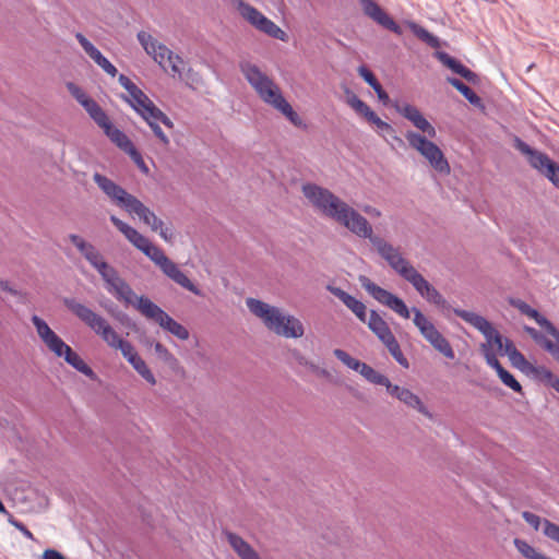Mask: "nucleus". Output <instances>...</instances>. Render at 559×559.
Returning a JSON list of instances; mask_svg holds the SVG:
<instances>
[{"instance_id":"obj_1","label":"nucleus","mask_w":559,"mask_h":559,"mask_svg":"<svg viewBox=\"0 0 559 559\" xmlns=\"http://www.w3.org/2000/svg\"><path fill=\"white\" fill-rule=\"evenodd\" d=\"M304 197L322 216L344 226L361 238L373 242V230L369 222L348 203L326 188L316 183H305L301 187Z\"/></svg>"},{"instance_id":"obj_2","label":"nucleus","mask_w":559,"mask_h":559,"mask_svg":"<svg viewBox=\"0 0 559 559\" xmlns=\"http://www.w3.org/2000/svg\"><path fill=\"white\" fill-rule=\"evenodd\" d=\"M62 302L69 311L100 336L109 347L119 349L123 357L143 379L152 385L156 384V379L153 372L147 367L146 362L139 356L134 346L130 342L121 338L105 318L95 313L92 309L79 302L74 298L66 297L62 299Z\"/></svg>"},{"instance_id":"obj_3","label":"nucleus","mask_w":559,"mask_h":559,"mask_svg":"<svg viewBox=\"0 0 559 559\" xmlns=\"http://www.w3.org/2000/svg\"><path fill=\"white\" fill-rule=\"evenodd\" d=\"M394 108L419 131L408 130L405 132L408 146L424 157L433 170L441 175H449L451 171L450 164L442 150L429 140L437 135L436 128L425 118L417 107L408 103L396 102Z\"/></svg>"},{"instance_id":"obj_4","label":"nucleus","mask_w":559,"mask_h":559,"mask_svg":"<svg viewBox=\"0 0 559 559\" xmlns=\"http://www.w3.org/2000/svg\"><path fill=\"white\" fill-rule=\"evenodd\" d=\"M359 282L368 294H370L377 301L389 307L402 318L408 319L411 317V312H413V322L415 326L419 330L421 336L433 347V349L442 354L448 359L455 358V353L450 342L418 308L414 307L409 310L400 297L378 286L367 276H360Z\"/></svg>"},{"instance_id":"obj_5","label":"nucleus","mask_w":559,"mask_h":559,"mask_svg":"<svg viewBox=\"0 0 559 559\" xmlns=\"http://www.w3.org/2000/svg\"><path fill=\"white\" fill-rule=\"evenodd\" d=\"M359 282L368 294H370L377 301L389 307L402 318L408 319L411 317V312H413V322L415 326L419 330L421 336L433 347V349L442 354L448 359L455 358V353L450 342L418 308L414 307L409 310L400 297L378 286L367 276H360Z\"/></svg>"},{"instance_id":"obj_6","label":"nucleus","mask_w":559,"mask_h":559,"mask_svg":"<svg viewBox=\"0 0 559 559\" xmlns=\"http://www.w3.org/2000/svg\"><path fill=\"white\" fill-rule=\"evenodd\" d=\"M239 70L264 104L281 112L294 126H302V119L286 100L280 85L272 78L250 61L239 62Z\"/></svg>"},{"instance_id":"obj_7","label":"nucleus","mask_w":559,"mask_h":559,"mask_svg":"<svg viewBox=\"0 0 559 559\" xmlns=\"http://www.w3.org/2000/svg\"><path fill=\"white\" fill-rule=\"evenodd\" d=\"M249 311L259 318L265 328L285 338H300L305 334L302 322L293 314L255 298H247Z\"/></svg>"},{"instance_id":"obj_8","label":"nucleus","mask_w":559,"mask_h":559,"mask_svg":"<svg viewBox=\"0 0 559 559\" xmlns=\"http://www.w3.org/2000/svg\"><path fill=\"white\" fill-rule=\"evenodd\" d=\"M93 180L102 192L107 197L111 204L126 211L132 217L144 216L148 213V207L135 195L129 193L122 186L110 178L95 173Z\"/></svg>"},{"instance_id":"obj_9","label":"nucleus","mask_w":559,"mask_h":559,"mask_svg":"<svg viewBox=\"0 0 559 559\" xmlns=\"http://www.w3.org/2000/svg\"><path fill=\"white\" fill-rule=\"evenodd\" d=\"M118 81L129 94L128 96L122 95L121 98L128 103L138 115L143 119H162V123L166 128L174 129L175 124L171 119L156 107L153 100L128 76L120 74Z\"/></svg>"},{"instance_id":"obj_10","label":"nucleus","mask_w":559,"mask_h":559,"mask_svg":"<svg viewBox=\"0 0 559 559\" xmlns=\"http://www.w3.org/2000/svg\"><path fill=\"white\" fill-rule=\"evenodd\" d=\"M234 5L241 17L259 32L282 41H286L288 39L286 32H284L280 26H277L273 21L267 19L251 4L245 2L243 0H235Z\"/></svg>"},{"instance_id":"obj_11","label":"nucleus","mask_w":559,"mask_h":559,"mask_svg":"<svg viewBox=\"0 0 559 559\" xmlns=\"http://www.w3.org/2000/svg\"><path fill=\"white\" fill-rule=\"evenodd\" d=\"M138 40L146 53L152 56L159 66L165 67V64L168 63L175 74L181 75L183 60L178 55H175L147 32H139Z\"/></svg>"},{"instance_id":"obj_12","label":"nucleus","mask_w":559,"mask_h":559,"mask_svg":"<svg viewBox=\"0 0 559 559\" xmlns=\"http://www.w3.org/2000/svg\"><path fill=\"white\" fill-rule=\"evenodd\" d=\"M514 146L527 157L530 165L545 176L559 189V165L551 160L547 154L532 148L527 143L516 138Z\"/></svg>"},{"instance_id":"obj_13","label":"nucleus","mask_w":559,"mask_h":559,"mask_svg":"<svg viewBox=\"0 0 559 559\" xmlns=\"http://www.w3.org/2000/svg\"><path fill=\"white\" fill-rule=\"evenodd\" d=\"M139 312L147 320H152L160 328L171 333L179 340H188L189 331L179 322L174 320L166 313L159 306L154 304L151 299H141L139 305Z\"/></svg>"},{"instance_id":"obj_14","label":"nucleus","mask_w":559,"mask_h":559,"mask_svg":"<svg viewBox=\"0 0 559 559\" xmlns=\"http://www.w3.org/2000/svg\"><path fill=\"white\" fill-rule=\"evenodd\" d=\"M453 312L485 336L486 342L480 345V352L484 358L486 359L487 354L496 355L492 349V340L493 336L497 335L498 331L492 326V324L483 316L472 311L454 308Z\"/></svg>"},{"instance_id":"obj_15","label":"nucleus","mask_w":559,"mask_h":559,"mask_svg":"<svg viewBox=\"0 0 559 559\" xmlns=\"http://www.w3.org/2000/svg\"><path fill=\"white\" fill-rule=\"evenodd\" d=\"M333 354L345 366H347L352 370L359 372L370 383L381 385V384H385V382H388V377L376 371L372 367H370L366 362H362V361L352 357L347 352L337 348V349H334Z\"/></svg>"},{"instance_id":"obj_16","label":"nucleus","mask_w":559,"mask_h":559,"mask_svg":"<svg viewBox=\"0 0 559 559\" xmlns=\"http://www.w3.org/2000/svg\"><path fill=\"white\" fill-rule=\"evenodd\" d=\"M364 13L381 26L401 35L402 28L373 0H360Z\"/></svg>"},{"instance_id":"obj_17","label":"nucleus","mask_w":559,"mask_h":559,"mask_svg":"<svg viewBox=\"0 0 559 559\" xmlns=\"http://www.w3.org/2000/svg\"><path fill=\"white\" fill-rule=\"evenodd\" d=\"M32 322L36 328V332L44 344L53 353L60 354L63 341L49 328L45 320L34 314Z\"/></svg>"},{"instance_id":"obj_18","label":"nucleus","mask_w":559,"mask_h":559,"mask_svg":"<svg viewBox=\"0 0 559 559\" xmlns=\"http://www.w3.org/2000/svg\"><path fill=\"white\" fill-rule=\"evenodd\" d=\"M522 518L535 531H538L540 525H543V534L547 538H549L550 540H552L559 545V525L558 524H556L547 519H542L539 515L532 513L530 511H523Z\"/></svg>"},{"instance_id":"obj_19","label":"nucleus","mask_w":559,"mask_h":559,"mask_svg":"<svg viewBox=\"0 0 559 559\" xmlns=\"http://www.w3.org/2000/svg\"><path fill=\"white\" fill-rule=\"evenodd\" d=\"M509 304L516 308L522 314L534 319L536 323L543 328L547 333H557V328L536 309L532 308L528 304L519 298H509Z\"/></svg>"},{"instance_id":"obj_20","label":"nucleus","mask_w":559,"mask_h":559,"mask_svg":"<svg viewBox=\"0 0 559 559\" xmlns=\"http://www.w3.org/2000/svg\"><path fill=\"white\" fill-rule=\"evenodd\" d=\"M380 255L402 276L406 277L413 267L399 252L396 247H378Z\"/></svg>"},{"instance_id":"obj_21","label":"nucleus","mask_w":559,"mask_h":559,"mask_svg":"<svg viewBox=\"0 0 559 559\" xmlns=\"http://www.w3.org/2000/svg\"><path fill=\"white\" fill-rule=\"evenodd\" d=\"M224 535L229 546L240 559H261L253 547L240 535L230 531H225Z\"/></svg>"},{"instance_id":"obj_22","label":"nucleus","mask_w":559,"mask_h":559,"mask_svg":"<svg viewBox=\"0 0 559 559\" xmlns=\"http://www.w3.org/2000/svg\"><path fill=\"white\" fill-rule=\"evenodd\" d=\"M146 217L136 216L145 225L150 226L153 231L158 233L160 238L165 242L176 241L175 231L171 225H166L160 218H158L153 211L148 209Z\"/></svg>"},{"instance_id":"obj_23","label":"nucleus","mask_w":559,"mask_h":559,"mask_svg":"<svg viewBox=\"0 0 559 559\" xmlns=\"http://www.w3.org/2000/svg\"><path fill=\"white\" fill-rule=\"evenodd\" d=\"M326 288L331 294L337 297L348 309H350L361 322H366V306L361 301L357 300L355 297L347 294L340 287L329 285Z\"/></svg>"},{"instance_id":"obj_24","label":"nucleus","mask_w":559,"mask_h":559,"mask_svg":"<svg viewBox=\"0 0 559 559\" xmlns=\"http://www.w3.org/2000/svg\"><path fill=\"white\" fill-rule=\"evenodd\" d=\"M486 362L488 366L493 368L497 371L499 379L502 381L504 385L510 388L516 393L523 394V389L520 382L511 374L508 370H506L502 365L497 359V355L487 354Z\"/></svg>"},{"instance_id":"obj_25","label":"nucleus","mask_w":559,"mask_h":559,"mask_svg":"<svg viewBox=\"0 0 559 559\" xmlns=\"http://www.w3.org/2000/svg\"><path fill=\"white\" fill-rule=\"evenodd\" d=\"M524 331L543 348H545L551 356L559 362V330L557 329V333H549L555 342L545 337L540 332L536 329L525 325Z\"/></svg>"},{"instance_id":"obj_26","label":"nucleus","mask_w":559,"mask_h":559,"mask_svg":"<svg viewBox=\"0 0 559 559\" xmlns=\"http://www.w3.org/2000/svg\"><path fill=\"white\" fill-rule=\"evenodd\" d=\"M435 57L445 67H448L450 70H452L454 73L461 75L468 82H475L477 79V75L471 71L468 68H466L464 64H462L459 60L451 57L449 53L444 51H436Z\"/></svg>"},{"instance_id":"obj_27","label":"nucleus","mask_w":559,"mask_h":559,"mask_svg":"<svg viewBox=\"0 0 559 559\" xmlns=\"http://www.w3.org/2000/svg\"><path fill=\"white\" fill-rule=\"evenodd\" d=\"M109 292L112 293L118 300L123 301L126 306H133L138 311L140 300L148 299L145 296H136L124 280L118 282V284H116Z\"/></svg>"},{"instance_id":"obj_28","label":"nucleus","mask_w":559,"mask_h":559,"mask_svg":"<svg viewBox=\"0 0 559 559\" xmlns=\"http://www.w3.org/2000/svg\"><path fill=\"white\" fill-rule=\"evenodd\" d=\"M58 357H63L64 360L72 366L74 369L80 371L81 373L90 377L91 379L95 378V373L90 366H87L84 360L76 354L69 345L63 342V346L60 349V354H55Z\"/></svg>"},{"instance_id":"obj_29","label":"nucleus","mask_w":559,"mask_h":559,"mask_svg":"<svg viewBox=\"0 0 559 559\" xmlns=\"http://www.w3.org/2000/svg\"><path fill=\"white\" fill-rule=\"evenodd\" d=\"M358 73L377 93L379 100L386 105L390 100V97L388 93L382 88L381 84L378 82L373 73L370 70H368L365 66L358 68Z\"/></svg>"},{"instance_id":"obj_30","label":"nucleus","mask_w":559,"mask_h":559,"mask_svg":"<svg viewBox=\"0 0 559 559\" xmlns=\"http://www.w3.org/2000/svg\"><path fill=\"white\" fill-rule=\"evenodd\" d=\"M400 402L404 403L406 406L418 411L424 416L431 418V413L428 411V408L424 405L423 401L418 395L413 393L408 389H404L402 394L400 395Z\"/></svg>"},{"instance_id":"obj_31","label":"nucleus","mask_w":559,"mask_h":559,"mask_svg":"<svg viewBox=\"0 0 559 559\" xmlns=\"http://www.w3.org/2000/svg\"><path fill=\"white\" fill-rule=\"evenodd\" d=\"M111 223L115 225V227L124 235V237L132 243V245H143V237L135 230L132 226L124 223L123 221L119 219L116 216L110 217Z\"/></svg>"},{"instance_id":"obj_32","label":"nucleus","mask_w":559,"mask_h":559,"mask_svg":"<svg viewBox=\"0 0 559 559\" xmlns=\"http://www.w3.org/2000/svg\"><path fill=\"white\" fill-rule=\"evenodd\" d=\"M105 134L124 153H128L134 146L128 135L114 124L105 132Z\"/></svg>"},{"instance_id":"obj_33","label":"nucleus","mask_w":559,"mask_h":559,"mask_svg":"<svg viewBox=\"0 0 559 559\" xmlns=\"http://www.w3.org/2000/svg\"><path fill=\"white\" fill-rule=\"evenodd\" d=\"M406 25L413 32L415 36H417L420 40L426 43L428 46L432 48H438L440 46V40L438 37L430 34L426 28L421 27L415 22H407Z\"/></svg>"},{"instance_id":"obj_34","label":"nucleus","mask_w":559,"mask_h":559,"mask_svg":"<svg viewBox=\"0 0 559 559\" xmlns=\"http://www.w3.org/2000/svg\"><path fill=\"white\" fill-rule=\"evenodd\" d=\"M514 547L525 559H551L546 555L537 551L536 548L531 546L526 540L521 538H514Z\"/></svg>"},{"instance_id":"obj_35","label":"nucleus","mask_w":559,"mask_h":559,"mask_svg":"<svg viewBox=\"0 0 559 559\" xmlns=\"http://www.w3.org/2000/svg\"><path fill=\"white\" fill-rule=\"evenodd\" d=\"M368 328L378 336L384 335L391 329L388 323L383 320V318L376 311L371 310L369 320L367 321Z\"/></svg>"},{"instance_id":"obj_36","label":"nucleus","mask_w":559,"mask_h":559,"mask_svg":"<svg viewBox=\"0 0 559 559\" xmlns=\"http://www.w3.org/2000/svg\"><path fill=\"white\" fill-rule=\"evenodd\" d=\"M347 104L368 121L374 116V111L355 94L347 96Z\"/></svg>"},{"instance_id":"obj_37","label":"nucleus","mask_w":559,"mask_h":559,"mask_svg":"<svg viewBox=\"0 0 559 559\" xmlns=\"http://www.w3.org/2000/svg\"><path fill=\"white\" fill-rule=\"evenodd\" d=\"M447 81L455 87L471 104L478 105L480 97L466 84L455 78H448Z\"/></svg>"},{"instance_id":"obj_38","label":"nucleus","mask_w":559,"mask_h":559,"mask_svg":"<svg viewBox=\"0 0 559 559\" xmlns=\"http://www.w3.org/2000/svg\"><path fill=\"white\" fill-rule=\"evenodd\" d=\"M423 298H425L428 302L436 305L442 311H453L449 302L432 285H430L429 288H427V290L425 292V296Z\"/></svg>"},{"instance_id":"obj_39","label":"nucleus","mask_w":559,"mask_h":559,"mask_svg":"<svg viewBox=\"0 0 559 559\" xmlns=\"http://www.w3.org/2000/svg\"><path fill=\"white\" fill-rule=\"evenodd\" d=\"M407 282H409L413 287L418 292V294L424 297L425 292L431 285L419 272L415 269L413 271H408V275L405 277Z\"/></svg>"},{"instance_id":"obj_40","label":"nucleus","mask_w":559,"mask_h":559,"mask_svg":"<svg viewBox=\"0 0 559 559\" xmlns=\"http://www.w3.org/2000/svg\"><path fill=\"white\" fill-rule=\"evenodd\" d=\"M102 275L103 280L107 284V289L110 290L122 278L118 275L117 271L110 266L107 262L102 263L100 267L97 270Z\"/></svg>"},{"instance_id":"obj_41","label":"nucleus","mask_w":559,"mask_h":559,"mask_svg":"<svg viewBox=\"0 0 559 559\" xmlns=\"http://www.w3.org/2000/svg\"><path fill=\"white\" fill-rule=\"evenodd\" d=\"M527 376H532L540 381H544L546 383H548L550 386L552 385V383L555 382V380H557L558 378L549 370L547 369L546 367L544 366H534L532 364L528 372L526 373Z\"/></svg>"},{"instance_id":"obj_42","label":"nucleus","mask_w":559,"mask_h":559,"mask_svg":"<svg viewBox=\"0 0 559 559\" xmlns=\"http://www.w3.org/2000/svg\"><path fill=\"white\" fill-rule=\"evenodd\" d=\"M75 38L82 46L85 53L95 62L103 53L81 33H76Z\"/></svg>"},{"instance_id":"obj_43","label":"nucleus","mask_w":559,"mask_h":559,"mask_svg":"<svg viewBox=\"0 0 559 559\" xmlns=\"http://www.w3.org/2000/svg\"><path fill=\"white\" fill-rule=\"evenodd\" d=\"M81 253L85 257V259L96 269L100 267L102 263H106L104 258L99 254V252L95 249V247H79Z\"/></svg>"},{"instance_id":"obj_44","label":"nucleus","mask_w":559,"mask_h":559,"mask_svg":"<svg viewBox=\"0 0 559 559\" xmlns=\"http://www.w3.org/2000/svg\"><path fill=\"white\" fill-rule=\"evenodd\" d=\"M68 92L72 95V97L82 106L85 107L87 103L92 99L79 85L73 82H68L66 84Z\"/></svg>"},{"instance_id":"obj_45","label":"nucleus","mask_w":559,"mask_h":559,"mask_svg":"<svg viewBox=\"0 0 559 559\" xmlns=\"http://www.w3.org/2000/svg\"><path fill=\"white\" fill-rule=\"evenodd\" d=\"M68 92L72 95V97L82 106L85 107L87 103L92 99L79 85L73 82H68L66 84Z\"/></svg>"},{"instance_id":"obj_46","label":"nucleus","mask_w":559,"mask_h":559,"mask_svg":"<svg viewBox=\"0 0 559 559\" xmlns=\"http://www.w3.org/2000/svg\"><path fill=\"white\" fill-rule=\"evenodd\" d=\"M68 92L72 95V97L82 106L85 107L87 103L92 99L79 85L73 82H68L66 84Z\"/></svg>"},{"instance_id":"obj_47","label":"nucleus","mask_w":559,"mask_h":559,"mask_svg":"<svg viewBox=\"0 0 559 559\" xmlns=\"http://www.w3.org/2000/svg\"><path fill=\"white\" fill-rule=\"evenodd\" d=\"M508 358L513 367L518 368L525 374L528 372L532 366V364L527 361L524 355L519 350H514L511 355L508 356Z\"/></svg>"},{"instance_id":"obj_48","label":"nucleus","mask_w":559,"mask_h":559,"mask_svg":"<svg viewBox=\"0 0 559 559\" xmlns=\"http://www.w3.org/2000/svg\"><path fill=\"white\" fill-rule=\"evenodd\" d=\"M144 120L147 122L153 133L163 143V145L168 146L170 141L158 124L159 122L162 123V119L148 118Z\"/></svg>"},{"instance_id":"obj_49","label":"nucleus","mask_w":559,"mask_h":559,"mask_svg":"<svg viewBox=\"0 0 559 559\" xmlns=\"http://www.w3.org/2000/svg\"><path fill=\"white\" fill-rule=\"evenodd\" d=\"M145 255L151 258L158 266L167 261V257L159 247H138Z\"/></svg>"},{"instance_id":"obj_50","label":"nucleus","mask_w":559,"mask_h":559,"mask_svg":"<svg viewBox=\"0 0 559 559\" xmlns=\"http://www.w3.org/2000/svg\"><path fill=\"white\" fill-rule=\"evenodd\" d=\"M386 349L389 350V353L392 355V357L404 368H408L409 367V362L407 360V358L404 356L401 347H400V344L397 341L395 342H391L390 345L385 346Z\"/></svg>"},{"instance_id":"obj_51","label":"nucleus","mask_w":559,"mask_h":559,"mask_svg":"<svg viewBox=\"0 0 559 559\" xmlns=\"http://www.w3.org/2000/svg\"><path fill=\"white\" fill-rule=\"evenodd\" d=\"M171 280L194 295H201L200 289L180 270L171 277Z\"/></svg>"},{"instance_id":"obj_52","label":"nucleus","mask_w":559,"mask_h":559,"mask_svg":"<svg viewBox=\"0 0 559 559\" xmlns=\"http://www.w3.org/2000/svg\"><path fill=\"white\" fill-rule=\"evenodd\" d=\"M171 280L194 295H201L200 289L180 270L171 277Z\"/></svg>"},{"instance_id":"obj_53","label":"nucleus","mask_w":559,"mask_h":559,"mask_svg":"<svg viewBox=\"0 0 559 559\" xmlns=\"http://www.w3.org/2000/svg\"><path fill=\"white\" fill-rule=\"evenodd\" d=\"M369 122L377 127L379 134L383 138L388 136L394 130V128L390 123L380 119L376 114L369 120Z\"/></svg>"},{"instance_id":"obj_54","label":"nucleus","mask_w":559,"mask_h":559,"mask_svg":"<svg viewBox=\"0 0 559 559\" xmlns=\"http://www.w3.org/2000/svg\"><path fill=\"white\" fill-rule=\"evenodd\" d=\"M0 289L10 294L13 297H16L20 301L24 302L26 298V294L22 290L16 289L11 283L7 280L0 278Z\"/></svg>"},{"instance_id":"obj_55","label":"nucleus","mask_w":559,"mask_h":559,"mask_svg":"<svg viewBox=\"0 0 559 559\" xmlns=\"http://www.w3.org/2000/svg\"><path fill=\"white\" fill-rule=\"evenodd\" d=\"M92 120L104 131V133L112 126L110 118L104 109L98 111L96 116L92 117Z\"/></svg>"},{"instance_id":"obj_56","label":"nucleus","mask_w":559,"mask_h":559,"mask_svg":"<svg viewBox=\"0 0 559 559\" xmlns=\"http://www.w3.org/2000/svg\"><path fill=\"white\" fill-rule=\"evenodd\" d=\"M127 154L130 156V158L134 162V164L139 167V169L143 174H145V175L148 174V167L146 166L142 155L135 148V146H133Z\"/></svg>"},{"instance_id":"obj_57","label":"nucleus","mask_w":559,"mask_h":559,"mask_svg":"<svg viewBox=\"0 0 559 559\" xmlns=\"http://www.w3.org/2000/svg\"><path fill=\"white\" fill-rule=\"evenodd\" d=\"M95 63L112 78L118 73L117 68L104 55L99 57Z\"/></svg>"},{"instance_id":"obj_58","label":"nucleus","mask_w":559,"mask_h":559,"mask_svg":"<svg viewBox=\"0 0 559 559\" xmlns=\"http://www.w3.org/2000/svg\"><path fill=\"white\" fill-rule=\"evenodd\" d=\"M159 267L163 270V272L169 276L170 278L179 271L177 265L173 263L168 258L166 262H163Z\"/></svg>"},{"instance_id":"obj_59","label":"nucleus","mask_w":559,"mask_h":559,"mask_svg":"<svg viewBox=\"0 0 559 559\" xmlns=\"http://www.w3.org/2000/svg\"><path fill=\"white\" fill-rule=\"evenodd\" d=\"M382 385L386 388V391L391 396H393L397 400H400V395L402 394V392L405 389V388H401L396 384H392L389 379H388V382H385V384H382Z\"/></svg>"},{"instance_id":"obj_60","label":"nucleus","mask_w":559,"mask_h":559,"mask_svg":"<svg viewBox=\"0 0 559 559\" xmlns=\"http://www.w3.org/2000/svg\"><path fill=\"white\" fill-rule=\"evenodd\" d=\"M382 385L386 388V391L391 396H393L397 400H400V395L402 394V392L405 389V388H401L396 384H392L389 379H388V382H385V384H382Z\"/></svg>"},{"instance_id":"obj_61","label":"nucleus","mask_w":559,"mask_h":559,"mask_svg":"<svg viewBox=\"0 0 559 559\" xmlns=\"http://www.w3.org/2000/svg\"><path fill=\"white\" fill-rule=\"evenodd\" d=\"M85 111L88 114L90 118L96 116L98 111H100L103 108L99 106V104L95 99H91L90 103L86 104L85 107H83Z\"/></svg>"},{"instance_id":"obj_62","label":"nucleus","mask_w":559,"mask_h":559,"mask_svg":"<svg viewBox=\"0 0 559 559\" xmlns=\"http://www.w3.org/2000/svg\"><path fill=\"white\" fill-rule=\"evenodd\" d=\"M10 523H11L15 528H17L20 532H22V533H23V535H24L25 537H27L28 539L34 540V535H33V533H32L31 531H28V530H27V527H26L23 523H21V522L16 521V520H10Z\"/></svg>"},{"instance_id":"obj_63","label":"nucleus","mask_w":559,"mask_h":559,"mask_svg":"<svg viewBox=\"0 0 559 559\" xmlns=\"http://www.w3.org/2000/svg\"><path fill=\"white\" fill-rule=\"evenodd\" d=\"M385 141L392 146L394 147V145H399V146H403L404 145V141L402 140V138H400L395 130H393L392 133H390L388 136L384 138Z\"/></svg>"},{"instance_id":"obj_64","label":"nucleus","mask_w":559,"mask_h":559,"mask_svg":"<svg viewBox=\"0 0 559 559\" xmlns=\"http://www.w3.org/2000/svg\"><path fill=\"white\" fill-rule=\"evenodd\" d=\"M41 559H67L60 551L56 549H46L43 552Z\"/></svg>"}]
</instances>
